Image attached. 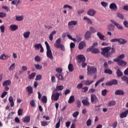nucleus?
Returning <instances> with one entry per match:
<instances>
[{
	"label": "nucleus",
	"instance_id": "nucleus-34",
	"mask_svg": "<svg viewBox=\"0 0 128 128\" xmlns=\"http://www.w3.org/2000/svg\"><path fill=\"white\" fill-rule=\"evenodd\" d=\"M104 80V78H102L100 80H98L96 83L95 84V86L96 87L98 86L99 84H100V82H102Z\"/></svg>",
	"mask_w": 128,
	"mask_h": 128
},
{
	"label": "nucleus",
	"instance_id": "nucleus-47",
	"mask_svg": "<svg viewBox=\"0 0 128 128\" xmlns=\"http://www.w3.org/2000/svg\"><path fill=\"white\" fill-rule=\"evenodd\" d=\"M6 14L4 12H0V18H6Z\"/></svg>",
	"mask_w": 128,
	"mask_h": 128
},
{
	"label": "nucleus",
	"instance_id": "nucleus-32",
	"mask_svg": "<svg viewBox=\"0 0 128 128\" xmlns=\"http://www.w3.org/2000/svg\"><path fill=\"white\" fill-rule=\"evenodd\" d=\"M42 45L41 44H36L34 46V50H40L41 48V46H42Z\"/></svg>",
	"mask_w": 128,
	"mask_h": 128
},
{
	"label": "nucleus",
	"instance_id": "nucleus-1",
	"mask_svg": "<svg viewBox=\"0 0 128 128\" xmlns=\"http://www.w3.org/2000/svg\"><path fill=\"white\" fill-rule=\"evenodd\" d=\"M101 52L102 56H104L105 58H112V56L116 52L114 46L112 45V47L107 46L102 48Z\"/></svg>",
	"mask_w": 128,
	"mask_h": 128
},
{
	"label": "nucleus",
	"instance_id": "nucleus-63",
	"mask_svg": "<svg viewBox=\"0 0 128 128\" xmlns=\"http://www.w3.org/2000/svg\"><path fill=\"white\" fill-rule=\"evenodd\" d=\"M84 12V9H82L78 11V14H82Z\"/></svg>",
	"mask_w": 128,
	"mask_h": 128
},
{
	"label": "nucleus",
	"instance_id": "nucleus-57",
	"mask_svg": "<svg viewBox=\"0 0 128 128\" xmlns=\"http://www.w3.org/2000/svg\"><path fill=\"white\" fill-rule=\"evenodd\" d=\"M56 70L58 74H62V68H56Z\"/></svg>",
	"mask_w": 128,
	"mask_h": 128
},
{
	"label": "nucleus",
	"instance_id": "nucleus-64",
	"mask_svg": "<svg viewBox=\"0 0 128 128\" xmlns=\"http://www.w3.org/2000/svg\"><path fill=\"white\" fill-rule=\"evenodd\" d=\"M123 24L125 28H128V22L126 20H124L123 22Z\"/></svg>",
	"mask_w": 128,
	"mask_h": 128
},
{
	"label": "nucleus",
	"instance_id": "nucleus-22",
	"mask_svg": "<svg viewBox=\"0 0 128 128\" xmlns=\"http://www.w3.org/2000/svg\"><path fill=\"white\" fill-rule=\"evenodd\" d=\"M56 76L60 80H64V76H62V73L56 74Z\"/></svg>",
	"mask_w": 128,
	"mask_h": 128
},
{
	"label": "nucleus",
	"instance_id": "nucleus-29",
	"mask_svg": "<svg viewBox=\"0 0 128 128\" xmlns=\"http://www.w3.org/2000/svg\"><path fill=\"white\" fill-rule=\"evenodd\" d=\"M26 92H28V94H32V87L30 86H28L26 88Z\"/></svg>",
	"mask_w": 128,
	"mask_h": 128
},
{
	"label": "nucleus",
	"instance_id": "nucleus-19",
	"mask_svg": "<svg viewBox=\"0 0 128 128\" xmlns=\"http://www.w3.org/2000/svg\"><path fill=\"white\" fill-rule=\"evenodd\" d=\"M86 44L85 42H81L79 44L78 48L79 50H82L84 46H86Z\"/></svg>",
	"mask_w": 128,
	"mask_h": 128
},
{
	"label": "nucleus",
	"instance_id": "nucleus-51",
	"mask_svg": "<svg viewBox=\"0 0 128 128\" xmlns=\"http://www.w3.org/2000/svg\"><path fill=\"white\" fill-rule=\"evenodd\" d=\"M117 16L119 18H120V20H124V17L122 14H120V12L117 13Z\"/></svg>",
	"mask_w": 128,
	"mask_h": 128
},
{
	"label": "nucleus",
	"instance_id": "nucleus-7",
	"mask_svg": "<svg viewBox=\"0 0 128 128\" xmlns=\"http://www.w3.org/2000/svg\"><path fill=\"white\" fill-rule=\"evenodd\" d=\"M60 93L58 92H56V93H54L52 96V100H54V102H57V100H58L60 98Z\"/></svg>",
	"mask_w": 128,
	"mask_h": 128
},
{
	"label": "nucleus",
	"instance_id": "nucleus-3",
	"mask_svg": "<svg viewBox=\"0 0 128 128\" xmlns=\"http://www.w3.org/2000/svg\"><path fill=\"white\" fill-rule=\"evenodd\" d=\"M44 44L47 50L46 56L49 58H50V60H52V58H54V56H52V52L50 50V44H48V43L46 41L45 42Z\"/></svg>",
	"mask_w": 128,
	"mask_h": 128
},
{
	"label": "nucleus",
	"instance_id": "nucleus-2",
	"mask_svg": "<svg viewBox=\"0 0 128 128\" xmlns=\"http://www.w3.org/2000/svg\"><path fill=\"white\" fill-rule=\"evenodd\" d=\"M98 72V69L94 66H88L87 68V74L90 76H92L96 74Z\"/></svg>",
	"mask_w": 128,
	"mask_h": 128
},
{
	"label": "nucleus",
	"instance_id": "nucleus-28",
	"mask_svg": "<svg viewBox=\"0 0 128 128\" xmlns=\"http://www.w3.org/2000/svg\"><path fill=\"white\" fill-rule=\"evenodd\" d=\"M126 62L124 61V60H119L118 62V64L119 66H126Z\"/></svg>",
	"mask_w": 128,
	"mask_h": 128
},
{
	"label": "nucleus",
	"instance_id": "nucleus-10",
	"mask_svg": "<svg viewBox=\"0 0 128 128\" xmlns=\"http://www.w3.org/2000/svg\"><path fill=\"white\" fill-rule=\"evenodd\" d=\"M96 34L100 40H106V36L102 35L100 32H98Z\"/></svg>",
	"mask_w": 128,
	"mask_h": 128
},
{
	"label": "nucleus",
	"instance_id": "nucleus-37",
	"mask_svg": "<svg viewBox=\"0 0 128 128\" xmlns=\"http://www.w3.org/2000/svg\"><path fill=\"white\" fill-rule=\"evenodd\" d=\"M68 70L69 72H74V66L72 64H70L68 66Z\"/></svg>",
	"mask_w": 128,
	"mask_h": 128
},
{
	"label": "nucleus",
	"instance_id": "nucleus-35",
	"mask_svg": "<svg viewBox=\"0 0 128 128\" xmlns=\"http://www.w3.org/2000/svg\"><path fill=\"white\" fill-rule=\"evenodd\" d=\"M84 20H86V22H88L89 24H92V22L90 20V19L88 18V17L84 16Z\"/></svg>",
	"mask_w": 128,
	"mask_h": 128
},
{
	"label": "nucleus",
	"instance_id": "nucleus-46",
	"mask_svg": "<svg viewBox=\"0 0 128 128\" xmlns=\"http://www.w3.org/2000/svg\"><path fill=\"white\" fill-rule=\"evenodd\" d=\"M36 72H33L31 74H30L28 76L29 80H32V78H34L36 76Z\"/></svg>",
	"mask_w": 128,
	"mask_h": 128
},
{
	"label": "nucleus",
	"instance_id": "nucleus-40",
	"mask_svg": "<svg viewBox=\"0 0 128 128\" xmlns=\"http://www.w3.org/2000/svg\"><path fill=\"white\" fill-rule=\"evenodd\" d=\"M24 20V16H16V20H18V22H21V20Z\"/></svg>",
	"mask_w": 128,
	"mask_h": 128
},
{
	"label": "nucleus",
	"instance_id": "nucleus-62",
	"mask_svg": "<svg viewBox=\"0 0 128 128\" xmlns=\"http://www.w3.org/2000/svg\"><path fill=\"white\" fill-rule=\"evenodd\" d=\"M60 119L59 120L58 122L56 123V128H60Z\"/></svg>",
	"mask_w": 128,
	"mask_h": 128
},
{
	"label": "nucleus",
	"instance_id": "nucleus-13",
	"mask_svg": "<svg viewBox=\"0 0 128 128\" xmlns=\"http://www.w3.org/2000/svg\"><path fill=\"white\" fill-rule=\"evenodd\" d=\"M128 114V110H126L125 112L121 113L120 115V118H126Z\"/></svg>",
	"mask_w": 128,
	"mask_h": 128
},
{
	"label": "nucleus",
	"instance_id": "nucleus-36",
	"mask_svg": "<svg viewBox=\"0 0 128 128\" xmlns=\"http://www.w3.org/2000/svg\"><path fill=\"white\" fill-rule=\"evenodd\" d=\"M122 80V82H126V84H128V76H124L121 78Z\"/></svg>",
	"mask_w": 128,
	"mask_h": 128
},
{
	"label": "nucleus",
	"instance_id": "nucleus-50",
	"mask_svg": "<svg viewBox=\"0 0 128 128\" xmlns=\"http://www.w3.org/2000/svg\"><path fill=\"white\" fill-rule=\"evenodd\" d=\"M78 114H80V112H75L72 114V116L73 118H76L77 116H78Z\"/></svg>",
	"mask_w": 128,
	"mask_h": 128
},
{
	"label": "nucleus",
	"instance_id": "nucleus-43",
	"mask_svg": "<svg viewBox=\"0 0 128 128\" xmlns=\"http://www.w3.org/2000/svg\"><path fill=\"white\" fill-rule=\"evenodd\" d=\"M16 68V64L13 63L9 68V70H14Z\"/></svg>",
	"mask_w": 128,
	"mask_h": 128
},
{
	"label": "nucleus",
	"instance_id": "nucleus-30",
	"mask_svg": "<svg viewBox=\"0 0 128 128\" xmlns=\"http://www.w3.org/2000/svg\"><path fill=\"white\" fill-rule=\"evenodd\" d=\"M74 100H76L74 99V96H72L70 97L68 102L69 104H72V102H74Z\"/></svg>",
	"mask_w": 128,
	"mask_h": 128
},
{
	"label": "nucleus",
	"instance_id": "nucleus-18",
	"mask_svg": "<svg viewBox=\"0 0 128 128\" xmlns=\"http://www.w3.org/2000/svg\"><path fill=\"white\" fill-rule=\"evenodd\" d=\"M82 103L83 104V106H88L90 104L88 102V99L84 100H82Z\"/></svg>",
	"mask_w": 128,
	"mask_h": 128
},
{
	"label": "nucleus",
	"instance_id": "nucleus-11",
	"mask_svg": "<svg viewBox=\"0 0 128 128\" xmlns=\"http://www.w3.org/2000/svg\"><path fill=\"white\" fill-rule=\"evenodd\" d=\"M114 94L116 96H124V92L122 90H116L114 92Z\"/></svg>",
	"mask_w": 128,
	"mask_h": 128
},
{
	"label": "nucleus",
	"instance_id": "nucleus-15",
	"mask_svg": "<svg viewBox=\"0 0 128 128\" xmlns=\"http://www.w3.org/2000/svg\"><path fill=\"white\" fill-rule=\"evenodd\" d=\"M18 28V26L16 24H12L10 26V29L12 30V32H14Z\"/></svg>",
	"mask_w": 128,
	"mask_h": 128
},
{
	"label": "nucleus",
	"instance_id": "nucleus-20",
	"mask_svg": "<svg viewBox=\"0 0 128 128\" xmlns=\"http://www.w3.org/2000/svg\"><path fill=\"white\" fill-rule=\"evenodd\" d=\"M118 42L120 44H126L128 42V40L122 38H120L118 40Z\"/></svg>",
	"mask_w": 128,
	"mask_h": 128
},
{
	"label": "nucleus",
	"instance_id": "nucleus-8",
	"mask_svg": "<svg viewBox=\"0 0 128 128\" xmlns=\"http://www.w3.org/2000/svg\"><path fill=\"white\" fill-rule=\"evenodd\" d=\"M77 58L79 64L84 62H86V58L84 55H78L77 56Z\"/></svg>",
	"mask_w": 128,
	"mask_h": 128
},
{
	"label": "nucleus",
	"instance_id": "nucleus-39",
	"mask_svg": "<svg viewBox=\"0 0 128 128\" xmlns=\"http://www.w3.org/2000/svg\"><path fill=\"white\" fill-rule=\"evenodd\" d=\"M104 74H112V71L108 68H106L104 70Z\"/></svg>",
	"mask_w": 128,
	"mask_h": 128
},
{
	"label": "nucleus",
	"instance_id": "nucleus-52",
	"mask_svg": "<svg viewBox=\"0 0 128 128\" xmlns=\"http://www.w3.org/2000/svg\"><path fill=\"white\" fill-rule=\"evenodd\" d=\"M101 4L102 6H104V8H106V6H108V3L104 2H101Z\"/></svg>",
	"mask_w": 128,
	"mask_h": 128
},
{
	"label": "nucleus",
	"instance_id": "nucleus-26",
	"mask_svg": "<svg viewBox=\"0 0 128 128\" xmlns=\"http://www.w3.org/2000/svg\"><path fill=\"white\" fill-rule=\"evenodd\" d=\"M8 100L10 102V106L11 108H12L14 106V98H12V96H10L8 98Z\"/></svg>",
	"mask_w": 128,
	"mask_h": 128
},
{
	"label": "nucleus",
	"instance_id": "nucleus-56",
	"mask_svg": "<svg viewBox=\"0 0 128 128\" xmlns=\"http://www.w3.org/2000/svg\"><path fill=\"white\" fill-rule=\"evenodd\" d=\"M118 58L119 60H122L124 58V54H122L120 56H118Z\"/></svg>",
	"mask_w": 128,
	"mask_h": 128
},
{
	"label": "nucleus",
	"instance_id": "nucleus-27",
	"mask_svg": "<svg viewBox=\"0 0 128 128\" xmlns=\"http://www.w3.org/2000/svg\"><path fill=\"white\" fill-rule=\"evenodd\" d=\"M23 36L24 38H30V32L27 31L24 32Z\"/></svg>",
	"mask_w": 128,
	"mask_h": 128
},
{
	"label": "nucleus",
	"instance_id": "nucleus-42",
	"mask_svg": "<svg viewBox=\"0 0 128 128\" xmlns=\"http://www.w3.org/2000/svg\"><path fill=\"white\" fill-rule=\"evenodd\" d=\"M94 80H86L85 82V84L86 86H90V84H92V82H94Z\"/></svg>",
	"mask_w": 128,
	"mask_h": 128
},
{
	"label": "nucleus",
	"instance_id": "nucleus-38",
	"mask_svg": "<svg viewBox=\"0 0 128 128\" xmlns=\"http://www.w3.org/2000/svg\"><path fill=\"white\" fill-rule=\"evenodd\" d=\"M42 100L43 104H46V102H48V98H46V96H42Z\"/></svg>",
	"mask_w": 128,
	"mask_h": 128
},
{
	"label": "nucleus",
	"instance_id": "nucleus-58",
	"mask_svg": "<svg viewBox=\"0 0 128 128\" xmlns=\"http://www.w3.org/2000/svg\"><path fill=\"white\" fill-rule=\"evenodd\" d=\"M111 84H112V86H113L114 84H118V80H111Z\"/></svg>",
	"mask_w": 128,
	"mask_h": 128
},
{
	"label": "nucleus",
	"instance_id": "nucleus-21",
	"mask_svg": "<svg viewBox=\"0 0 128 128\" xmlns=\"http://www.w3.org/2000/svg\"><path fill=\"white\" fill-rule=\"evenodd\" d=\"M116 74L118 78H121V76H122L124 74L122 73V70H120V69L117 70L116 72Z\"/></svg>",
	"mask_w": 128,
	"mask_h": 128
},
{
	"label": "nucleus",
	"instance_id": "nucleus-9",
	"mask_svg": "<svg viewBox=\"0 0 128 128\" xmlns=\"http://www.w3.org/2000/svg\"><path fill=\"white\" fill-rule=\"evenodd\" d=\"M60 42H62V39L60 38H58L54 44V48H60V46L62 44H60Z\"/></svg>",
	"mask_w": 128,
	"mask_h": 128
},
{
	"label": "nucleus",
	"instance_id": "nucleus-49",
	"mask_svg": "<svg viewBox=\"0 0 128 128\" xmlns=\"http://www.w3.org/2000/svg\"><path fill=\"white\" fill-rule=\"evenodd\" d=\"M34 60L35 62H40L41 60L40 56H36L34 58Z\"/></svg>",
	"mask_w": 128,
	"mask_h": 128
},
{
	"label": "nucleus",
	"instance_id": "nucleus-45",
	"mask_svg": "<svg viewBox=\"0 0 128 128\" xmlns=\"http://www.w3.org/2000/svg\"><path fill=\"white\" fill-rule=\"evenodd\" d=\"M20 0H13L11 4H20Z\"/></svg>",
	"mask_w": 128,
	"mask_h": 128
},
{
	"label": "nucleus",
	"instance_id": "nucleus-53",
	"mask_svg": "<svg viewBox=\"0 0 128 128\" xmlns=\"http://www.w3.org/2000/svg\"><path fill=\"white\" fill-rule=\"evenodd\" d=\"M88 88L87 86L84 87L82 89V92H88Z\"/></svg>",
	"mask_w": 128,
	"mask_h": 128
},
{
	"label": "nucleus",
	"instance_id": "nucleus-48",
	"mask_svg": "<svg viewBox=\"0 0 128 128\" xmlns=\"http://www.w3.org/2000/svg\"><path fill=\"white\" fill-rule=\"evenodd\" d=\"M106 94H108V90L106 89H104L102 92V94L103 96H106Z\"/></svg>",
	"mask_w": 128,
	"mask_h": 128
},
{
	"label": "nucleus",
	"instance_id": "nucleus-4",
	"mask_svg": "<svg viewBox=\"0 0 128 128\" xmlns=\"http://www.w3.org/2000/svg\"><path fill=\"white\" fill-rule=\"evenodd\" d=\"M90 100L92 104H96L98 102V98L94 94H92L90 96Z\"/></svg>",
	"mask_w": 128,
	"mask_h": 128
},
{
	"label": "nucleus",
	"instance_id": "nucleus-41",
	"mask_svg": "<svg viewBox=\"0 0 128 128\" xmlns=\"http://www.w3.org/2000/svg\"><path fill=\"white\" fill-rule=\"evenodd\" d=\"M34 66H35V68L38 70H40L42 68V66L40 65V64H36Z\"/></svg>",
	"mask_w": 128,
	"mask_h": 128
},
{
	"label": "nucleus",
	"instance_id": "nucleus-16",
	"mask_svg": "<svg viewBox=\"0 0 128 128\" xmlns=\"http://www.w3.org/2000/svg\"><path fill=\"white\" fill-rule=\"evenodd\" d=\"M10 84H12V81H10V80H5L2 83V86H10Z\"/></svg>",
	"mask_w": 128,
	"mask_h": 128
},
{
	"label": "nucleus",
	"instance_id": "nucleus-23",
	"mask_svg": "<svg viewBox=\"0 0 128 128\" xmlns=\"http://www.w3.org/2000/svg\"><path fill=\"white\" fill-rule=\"evenodd\" d=\"M110 10H118V6L116 3H112L110 5Z\"/></svg>",
	"mask_w": 128,
	"mask_h": 128
},
{
	"label": "nucleus",
	"instance_id": "nucleus-24",
	"mask_svg": "<svg viewBox=\"0 0 128 128\" xmlns=\"http://www.w3.org/2000/svg\"><path fill=\"white\" fill-rule=\"evenodd\" d=\"M90 36H92V33H90V31H87L84 35V38L86 40H88L90 38Z\"/></svg>",
	"mask_w": 128,
	"mask_h": 128
},
{
	"label": "nucleus",
	"instance_id": "nucleus-5",
	"mask_svg": "<svg viewBox=\"0 0 128 128\" xmlns=\"http://www.w3.org/2000/svg\"><path fill=\"white\" fill-rule=\"evenodd\" d=\"M110 22L112 24H113L116 26L117 28L119 30H124V28L122 27V26L118 24V23H117L116 22V20H111Z\"/></svg>",
	"mask_w": 128,
	"mask_h": 128
},
{
	"label": "nucleus",
	"instance_id": "nucleus-33",
	"mask_svg": "<svg viewBox=\"0 0 128 128\" xmlns=\"http://www.w3.org/2000/svg\"><path fill=\"white\" fill-rule=\"evenodd\" d=\"M76 24H78V22L76 20H72L68 23V26H76Z\"/></svg>",
	"mask_w": 128,
	"mask_h": 128
},
{
	"label": "nucleus",
	"instance_id": "nucleus-44",
	"mask_svg": "<svg viewBox=\"0 0 128 128\" xmlns=\"http://www.w3.org/2000/svg\"><path fill=\"white\" fill-rule=\"evenodd\" d=\"M40 122L42 126H46L48 125V123L46 121H42Z\"/></svg>",
	"mask_w": 128,
	"mask_h": 128
},
{
	"label": "nucleus",
	"instance_id": "nucleus-60",
	"mask_svg": "<svg viewBox=\"0 0 128 128\" xmlns=\"http://www.w3.org/2000/svg\"><path fill=\"white\" fill-rule=\"evenodd\" d=\"M22 112H23L22 109L20 108L18 110V116H22Z\"/></svg>",
	"mask_w": 128,
	"mask_h": 128
},
{
	"label": "nucleus",
	"instance_id": "nucleus-17",
	"mask_svg": "<svg viewBox=\"0 0 128 128\" xmlns=\"http://www.w3.org/2000/svg\"><path fill=\"white\" fill-rule=\"evenodd\" d=\"M107 28L110 32H114V26H113L112 24H108Z\"/></svg>",
	"mask_w": 128,
	"mask_h": 128
},
{
	"label": "nucleus",
	"instance_id": "nucleus-6",
	"mask_svg": "<svg viewBox=\"0 0 128 128\" xmlns=\"http://www.w3.org/2000/svg\"><path fill=\"white\" fill-rule=\"evenodd\" d=\"M86 52H90L92 54H100V50L98 48H88L87 49Z\"/></svg>",
	"mask_w": 128,
	"mask_h": 128
},
{
	"label": "nucleus",
	"instance_id": "nucleus-54",
	"mask_svg": "<svg viewBox=\"0 0 128 128\" xmlns=\"http://www.w3.org/2000/svg\"><path fill=\"white\" fill-rule=\"evenodd\" d=\"M115 105H116V102L115 101H114V100L110 101L108 104L109 106H115Z\"/></svg>",
	"mask_w": 128,
	"mask_h": 128
},
{
	"label": "nucleus",
	"instance_id": "nucleus-14",
	"mask_svg": "<svg viewBox=\"0 0 128 128\" xmlns=\"http://www.w3.org/2000/svg\"><path fill=\"white\" fill-rule=\"evenodd\" d=\"M23 122L28 123L30 122V116H26L22 119Z\"/></svg>",
	"mask_w": 128,
	"mask_h": 128
},
{
	"label": "nucleus",
	"instance_id": "nucleus-59",
	"mask_svg": "<svg viewBox=\"0 0 128 128\" xmlns=\"http://www.w3.org/2000/svg\"><path fill=\"white\" fill-rule=\"evenodd\" d=\"M86 124H87L88 126H92V120L88 119L87 120Z\"/></svg>",
	"mask_w": 128,
	"mask_h": 128
},
{
	"label": "nucleus",
	"instance_id": "nucleus-55",
	"mask_svg": "<svg viewBox=\"0 0 128 128\" xmlns=\"http://www.w3.org/2000/svg\"><path fill=\"white\" fill-rule=\"evenodd\" d=\"M118 40L119 38H114L110 40V42H118Z\"/></svg>",
	"mask_w": 128,
	"mask_h": 128
},
{
	"label": "nucleus",
	"instance_id": "nucleus-31",
	"mask_svg": "<svg viewBox=\"0 0 128 128\" xmlns=\"http://www.w3.org/2000/svg\"><path fill=\"white\" fill-rule=\"evenodd\" d=\"M56 34V31L54 30V31L52 32L50 34L49 40H54V35Z\"/></svg>",
	"mask_w": 128,
	"mask_h": 128
},
{
	"label": "nucleus",
	"instance_id": "nucleus-12",
	"mask_svg": "<svg viewBox=\"0 0 128 128\" xmlns=\"http://www.w3.org/2000/svg\"><path fill=\"white\" fill-rule=\"evenodd\" d=\"M96 10L94 9H90L88 12V14L90 16H94L96 14Z\"/></svg>",
	"mask_w": 128,
	"mask_h": 128
},
{
	"label": "nucleus",
	"instance_id": "nucleus-25",
	"mask_svg": "<svg viewBox=\"0 0 128 128\" xmlns=\"http://www.w3.org/2000/svg\"><path fill=\"white\" fill-rule=\"evenodd\" d=\"M64 90V86L60 85V86H56V88L55 89L56 92H62Z\"/></svg>",
	"mask_w": 128,
	"mask_h": 128
},
{
	"label": "nucleus",
	"instance_id": "nucleus-61",
	"mask_svg": "<svg viewBox=\"0 0 128 128\" xmlns=\"http://www.w3.org/2000/svg\"><path fill=\"white\" fill-rule=\"evenodd\" d=\"M82 83H80L77 85L76 88H78V90H80V88H82Z\"/></svg>",
	"mask_w": 128,
	"mask_h": 128
}]
</instances>
